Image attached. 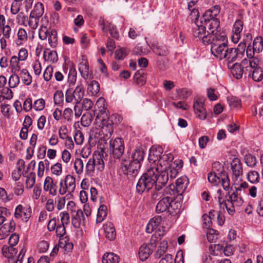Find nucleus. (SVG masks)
I'll list each match as a JSON object with an SVG mask.
<instances>
[{
	"mask_svg": "<svg viewBox=\"0 0 263 263\" xmlns=\"http://www.w3.org/2000/svg\"><path fill=\"white\" fill-rule=\"evenodd\" d=\"M154 168H148L146 172L139 179L136 186L137 191L141 194L148 191L155 185L154 192H163V187L168 180V172L166 171H155Z\"/></svg>",
	"mask_w": 263,
	"mask_h": 263,
	"instance_id": "f257e3e1",
	"label": "nucleus"
},
{
	"mask_svg": "<svg viewBox=\"0 0 263 263\" xmlns=\"http://www.w3.org/2000/svg\"><path fill=\"white\" fill-rule=\"evenodd\" d=\"M145 155L144 151L141 147H136L128 160L123 159L121 168L125 174L136 175L141 167Z\"/></svg>",
	"mask_w": 263,
	"mask_h": 263,
	"instance_id": "f03ea898",
	"label": "nucleus"
},
{
	"mask_svg": "<svg viewBox=\"0 0 263 263\" xmlns=\"http://www.w3.org/2000/svg\"><path fill=\"white\" fill-rule=\"evenodd\" d=\"M217 198L220 208H226L228 213L233 215L235 212V208L240 206L243 203L242 197L239 195L237 191L233 192H229L226 198L222 191L219 189L217 191Z\"/></svg>",
	"mask_w": 263,
	"mask_h": 263,
	"instance_id": "7ed1b4c3",
	"label": "nucleus"
},
{
	"mask_svg": "<svg viewBox=\"0 0 263 263\" xmlns=\"http://www.w3.org/2000/svg\"><path fill=\"white\" fill-rule=\"evenodd\" d=\"M174 196L172 194H168L166 192V190L164 189L163 192H154L152 194V198L155 200H159L156 206V212L157 213L168 212L170 213H173L171 209L175 210L177 209L179 206H180V202H174Z\"/></svg>",
	"mask_w": 263,
	"mask_h": 263,
	"instance_id": "20e7f679",
	"label": "nucleus"
},
{
	"mask_svg": "<svg viewBox=\"0 0 263 263\" xmlns=\"http://www.w3.org/2000/svg\"><path fill=\"white\" fill-rule=\"evenodd\" d=\"M48 26V20L43 18L42 24L38 31L39 37L42 41H47L49 46L54 48L58 45V33L55 29Z\"/></svg>",
	"mask_w": 263,
	"mask_h": 263,
	"instance_id": "39448f33",
	"label": "nucleus"
},
{
	"mask_svg": "<svg viewBox=\"0 0 263 263\" xmlns=\"http://www.w3.org/2000/svg\"><path fill=\"white\" fill-rule=\"evenodd\" d=\"M106 156L102 149L98 153H95L92 158H90L86 164V174L91 176L96 172H102L104 168V159Z\"/></svg>",
	"mask_w": 263,
	"mask_h": 263,
	"instance_id": "423d86ee",
	"label": "nucleus"
},
{
	"mask_svg": "<svg viewBox=\"0 0 263 263\" xmlns=\"http://www.w3.org/2000/svg\"><path fill=\"white\" fill-rule=\"evenodd\" d=\"M228 38L225 34H217L210 43L212 53L220 60L224 59L228 48Z\"/></svg>",
	"mask_w": 263,
	"mask_h": 263,
	"instance_id": "0eeeda50",
	"label": "nucleus"
},
{
	"mask_svg": "<svg viewBox=\"0 0 263 263\" xmlns=\"http://www.w3.org/2000/svg\"><path fill=\"white\" fill-rule=\"evenodd\" d=\"M108 113L102 114L103 118L98 124L99 127L102 128L103 134L106 136H110L114 132L113 124L117 125L119 124L122 120V117L121 115L118 114H112L108 117Z\"/></svg>",
	"mask_w": 263,
	"mask_h": 263,
	"instance_id": "6e6552de",
	"label": "nucleus"
},
{
	"mask_svg": "<svg viewBox=\"0 0 263 263\" xmlns=\"http://www.w3.org/2000/svg\"><path fill=\"white\" fill-rule=\"evenodd\" d=\"M164 235V231L163 230L155 232L152 235L149 243L143 244L140 247L138 255L141 260L144 261L149 257L153 251V249L156 247V243L161 240Z\"/></svg>",
	"mask_w": 263,
	"mask_h": 263,
	"instance_id": "1a4fd4ad",
	"label": "nucleus"
},
{
	"mask_svg": "<svg viewBox=\"0 0 263 263\" xmlns=\"http://www.w3.org/2000/svg\"><path fill=\"white\" fill-rule=\"evenodd\" d=\"M192 34L195 39L202 40L204 44H210L212 40V36L207 32L203 21L197 17L192 25Z\"/></svg>",
	"mask_w": 263,
	"mask_h": 263,
	"instance_id": "9d476101",
	"label": "nucleus"
},
{
	"mask_svg": "<svg viewBox=\"0 0 263 263\" xmlns=\"http://www.w3.org/2000/svg\"><path fill=\"white\" fill-rule=\"evenodd\" d=\"M85 89L82 82H78L77 85L73 89L72 87H69L65 92V101L67 103L78 104L84 96Z\"/></svg>",
	"mask_w": 263,
	"mask_h": 263,
	"instance_id": "9b49d317",
	"label": "nucleus"
},
{
	"mask_svg": "<svg viewBox=\"0 0 263 263\" xmlns=\"http://www.w3.org/2000/svg\"><path fill=\"white\" fill-rule=\"evenodd\" d=\"M76 187V178L72 175H67L59 183V193L61 195L72 196Z\"/></svg>",
	"mask_w": 263,
	"mask_h": 263,
	"instance_id": "f8f14e48",
	"label": "nucleus"
},
{
	"mask_svg": "<svg viewBox=\"0 0 263 263\" xmlns=\"http://www.w3.org/2000/svg\"><path fill=\"white\" fill-rule=\"evenodd\" d=\"M189 182V179L186 176H181L176 180V185L170 184L164 189L168 194H172L175 197L176 195H181L185 191Z\"/></svg>",
	"mask_w": 263,
	"mask_h": 263,
	"instance_id": "ddd939ff",
	"label": "nucleus"
},
{
	"mask_svg": "<svg viewBox=\"0 0 263 263\" xmlns=\"http://www.w3.org/2000/svg\"><path fill=\"white\" fill-rule=\"evenodd\" d=\"M174 158V156L171 153H164L157 164H154V166H150L149 168L155 169V171H168V168L171 167L173 164Z\"/></svg>",
	"mask_w": 263,
	"mask_h": 263,
	"instance_id": "4468645a",
	"label": "nucleus"
},
{
	"mask_svg": "<svg viewBox=\"0 0 263 263\" xmlns=\"http://www.w3.org/2000/svg\"><path fill=\"white\" fill-rule=\"evenodd\" d=\"M201 20L203 21V24L208 29L207 32L212 36V38L215 37L217 34H221L217 32V29L220 25V22L218 18H208V19L202 18Z\"/></svg>",
	"mask_w": 263,
	"mask_h": 263,
	"instance_id": "2eb2a0df",
	"label": "nucleus"
},
{
	"mask_svg": "<svg viewBox=\"0 0 263 263\" xmlns=\"http://www.w3.org/2000/svg\"><path fill=\"white\" fill-rule=\"evenodd\" d=\"M205 99L204 97H197L195 99L193 107L197 117L202 120L206 118V112L204 106Z\"/></svg>",
	"mask_w": 263,
	"mask_h": 263,
	"instance_id": "dca6fc26",
	"label": "nucleus"
},
{
	"mask_svg": "<svg viewBox=\"0 0 263 263\" xmlns=\"http://www.w3.org/2000/svg\"><path fill=\"white\" fill-rule=\"evenodd\" d=\"M12 28L8 24H5L0 27V45L2 50H5L7 47V40L10 39Z\"/></svg>",
	"mask_w": 263,
	"mask_h": 263,
	"instance_id": "f3484780",
	"label": "nucleus"
},
{
	"mask_svg": "<svg viewBox=\"0 0 263 263\" xmlns=\"http://www.w3.org/2000/svg\"><path fill=\"white\" fill-rule=\"evenodd\" d=\"M110 145L114 157L116 158H119L124 151V144L122 139L117 138L110 141Z\"/></svg>",
	"mask_w": 263,
	"mask_h": 263,
	"instance_id": "a211bd4d",
	"label": "nucleus"
},
{
	"mask_svg": "<svg viewBox=\"0 0 263 263\" xmlns=\"http://www.w3.org/2000/svg\"><path fill=\"white\" fill-rule=\"evenodd\" d=\"M161 222L162 217L160 216H156L151 218L146 226V232L151 233L155 230H157L155 232L163 230L165 234V230L164 228L161 226Z\"/></svg>",
	"mask_w": 263,
	"mask_h": 263,
	"instance_id": "6ab92c4d",
	"label": "nucleus"
},
{
	"mask_svg": "<svg viewBox=\"0 0 263 263\" xmlns=\"http://www.w3.org/2000/svg\"><path fill=\"white\" fill-rule=\"evenodd\" d=\"M31 215V209L30 206H23L21 204L17 205L15 210L14 216L16 218H21L24 221H27Z\"/></svg>",
	"mask_w": 263,
	"mask_h": 263,
	"instance_id": "aec40b11",
	"label": "nucleus"
},
{
	"mask_svg": "<svg viewBox=\"0 0 263 263\" xmlns=\"http://www.w3.org/2000/svg\"><path fill=\"white\" fill-rule=\"evenodd\" d=\"M162 148L161 146H153L149 151L148 157V161L152 164L151 166H154L156 162H158L162 155Z\"/></svg>",
	"mask_w": 263,
	"mask_h": 263,
	"instance_id": "412c9836",
	"label": "nucleus"
},
{
	"mask_svg": "<svg viewBox=\"0 0 263 263\" xmlns=\"http://www.w3.org/2000/svg\"><path fill=\"white\" fill-rule=\"evenodd\" d=\"M243 27V23L240 20H236L234 23L231 36V40L234 43H237L240 40Z\"/></svg>",
	"mask_w": 263,
	"mask_h": 263,
	"instance_id": "4be33fe9",
	"label": "nucleus"
},
{
	"mask_svg": "<svg viewBox=\"0 0 263 263\" xmlns=\"http://www.w3.org/2000/svg\"><path fill=\"white\" fill-rule=\"evenodd\" d=\"M69 68V71L68 76V82L69 83V87H73L77 80V71L74 67L73 64L70 60L65 61L64 71Z\"/></svg>",
	"mask_w": 263,
	"mask_h": 263,
	"instance_id": "5701e85b",
	"label": "nucleus"
},
{
	"mask_svg": "<svg viewBox=\"0 0 263 263\" xmlns=\"http://www.w3.org/2000/svg\"><path fill=\"white\" fill-rule=\"evenodd\" d=\"M231 169L233 173V179H240L242 175V166L240 161L238 158H234L231 162Z\"/></svg>",
	"mask_w": 263,
	"mask_h": 263,
	"instance_id": "b1692460",
	"label": "nucleus"
},
{
	"mask_svg": "<svg viewBox=\"0 0 263 263\" xmlns=\"http://www.w3.org/2000/svg\"><path fill=\"white\" fill-rule=\"evenodd\" d=\"M238 52V50L236 49L235 48H228L227 50L224 59H226L227 61L228 68L231 67V65H232L233 62L236 61L238 59L242 58L241 53Z\"/></svg>",
	"mask_w": 263,
	"mask_h": 263,
	"instance_id": "393cba45",
	"label": "nucleus"
},
{
	"mask_svg": "<svg viewBox=\"0 0 263 263\" xmlns=\"http://www.w3.org/2000/svg\"><path fill=\"white\" fill-rule=\"evenodd\" d=\"M40 17L30 13L29 16H26V19L22 18V25L25 27H29L31 29L34 30L39 26Z\"/></svg>",
	"mask_w": 263,
	"mask_h": 263,
	"instance_id": "a878e982",
	"label": "nucleus"
},
{
	"mask_svg": "<svg viewBox=\"0 0 263 263\" xmlns=\"http://www.w3.org/2000/svg\"><path fill=\"white\" fill-rule=\"evenodd\" d=\"M44 191L48 192L49 194L55 196L57 193V185L54 183L53 179L50 176L46 177L43 185Z\"/></svg>",
	"mask_w": 263,
	"mask_h": 263,
	"instance_id": "bb28decb",
	"label": "nucleus"
},
{
	"mask_svg": "<svg viewBox=\"0 0 263 263\" xmlns=\"http://www.w3.org/2000/svg\"><path fill=\"white\" fill-rule=\"evenodd\" d=\"M96 107L98 109L99 111L95 119V122L98 124L100 122L101 119L103 118L102 114L108 112L106 107L105 100L103 98H100L96 103Z\"/></svg>",
	"mask_w": 263,
	"mask_h": 263,
	"instance_id": "cd10ccee",
	"label": "nucleus"
},
{
	"mask_svg": "<svg viewBox=\"0 0 263 263\" xmlns=\"http://www.w3.org/2000/svg\"><path fill=\"white\" fill-rule=\"evenodd\" d=\"M99 25L102 26V29L103 32L109 31L111 36L113 37L115 39L119 37V33L117 31L116 26L108 22H105L103 19L99 20Z\"/></svg>",
	"mask_w": 263,
	"mask_h": 263,
	"instance_id": "c85d7f7f",
	"label": "nucleus"
},
{
	"mask_svg": "<svg viewBox=\"0 0 263 263\" xmlns=\"http://www.w3.org/2000/svg\"><path fill=\"white\" fill-rule=\"evenodd\" d=\"M15 223L13 220H9V222L5 223L0 228V239L6 238L11 232H13Z\"/></svg>",
	"mask_w": 263,
	"mask_h": 263,
	"instance_id": "c756f323",
	"label": "nucleus"
},
{
	"mask_svg": "<svg viewBox=\"0 0 263 263\" xmlns=\"http://www.w3.org/2000/svg\"><path fill=\"white\" fill-rule=\"evenodd\" d=\"M29 36L27 30L23 28H19L17 33L16 38L15 40V44L16 46L20 47L26 43Z\"/></svg>",
	"mask_w": 263,
	"mask_h": 263,
	"instance_id": "7c9ffc66",
	"label": "nucleus"
},
{
	"mask_svg": "<svg viewBox=\"0 0 263 263\" xmlns=\"http://www.w3.org/2000/svg\"><path fill=\"white\" fill-rule=\"evenodd\" d=\"M75 214L72 215V224L76 228H79L84 224L85 217L83 211L77 209Z\"/></svg>",
	"mask_w": 263,
	"mask_h": 263,
	"instance_id": "2f4dec72",
	"label": "nucleus"
},
{
	"mask_svg": "<svg viewBox=\"0 0 263 263\" xmlns=\"http://www.w3.org/2000/svg\"><path fill=\"white\" fill-rule=\"evenodd\" d=\"M104 236L109 240H113L116 236V232L114 224L107 222L104 225Z\"/></svg>",
	"mask_w": 263,
	"mask_h": 263,
	"instance_id": "473e14b6",
	"label": "nucleus"
},
{
	"mask_svg": "<svg viewBox=\"0 0 263 263\" xmlns=\"http://www.w3.org/2000/svg\"><path fill=\"white\" fill-rule=\"evenodd\" d=\"M243 65H247L245 67L246 71L249 72L253 69L259 68V60L257 58L246 59L242 61Z\"/></svg>",
	"mask_w": 263,
	"mask_h": 263,
	"instance_id": "72a5a7b5",
	"label": "nucleus"
},
{
	"mask_svg": "<svg viewBox=\"0 0 263 263\" xmlns=\"http://www.w3.org/2000/svg\"><path fill=\"white\" fill-rule=\"evenodd\" d=\"M182 166L183 162L182 160H178L174 161L172 166L168 168V171L170 170L168 175H170L171 179L176 178Z\"/></svg>",
	"mask_w": 263,
	"mask_h": 263,
	"instance_id": "f704fd0d",
	"label": "nucleus"
},
{
	"mask_svg": "<svg viewBox=\"0 0 263 263\" xmlns=\"http://www.w3.org/2000/svg\"><path fill=\"white\" fill-rule=\"evenodd\" d=\"M79 70L82 77L85 80H87L90 77L89 73V66L88 62L83 59L79 65Z\"/></svg>",
	"mask_w": 263,
	"mask_h": 263,
	"instance_id": "c9c22d12",
	"label": "nucleus"
},
{
	"mask_svg": "<svg viewBox=\"0 0 263 263\" xmlns=\"http://www.w3.org/2000/svg\"><path fill=\"white\" fill-rule=\"evenodd\" d=\"M220 11V7L218 5H215L204 12L202 18L208 19V18H217V17L219 15Z\"/></svg>",
	"mask_w": 263,
	"mask_h": 263,
	"instance_id": "e433bc0d",
	"label": "nucleus"
},
{
	"mask_svg": "<svg viewBox=\"0 0 263 263\" xmlns=\"http://www.w3.org/2000/svg\"><path fill=\"white\" fill-rule=\"evenodd\" d=\"M231 69V73L237 79L242 78L243 70L240 64L236 63L231 65V67L229 68Z\"/></svg>",
	"mask_w": 263,
	"mask_h": 263,
	"instance_id": "4c0bfd02",
	"label": "nucleus"
},
{
	"mask_svg": "<svg viewBox=\"0 0 263 263\" xmlns=\"http://www.w3.org/2000/svg\"><path fill=\"white\" fill-rule=\"evenodd\" d=\"M19 2L13 1L11 5L10 12L13 15H16V20H19V18H25L26 16L23 15V13H19L21 9V4Z\"/></svg>",
	"mask_w": 263,
	"mask_h": 263,
	"instance_id": "58836bf2",
	"label": "nucleus"
},
{
	"mask_svg": "<svg viewBox=\"0 0 263 263\" xmlns=\"http://www.w3.org/2000/svg\"><path fill=\"white\" fill-rule=\"evenodd\" d=\"M59 246L61 249H63L65 253H68L73 249V244L69 242L67 237L61 238L59 240Z\"/></svg>",
	"mask_w": 263,
	"mask_h": 263,
	"instance_id": "ea45409f",
	"label": "nucleus"
},
{
	"mask_svg": "<svg viewBox=\"0 0 263 263\" xmlns=\"http://www.w3.org/2000/svg\"><path fill=\"white\" fill-rule=\"evenodd\" d=\"M248 76L255 82H260L263 79V70L261 67L253 69L248 72Z\"/></svg>",
	"mask_w": 263,
	"mask_h": 263,
	"instance_id": "a19ab883",
	"label": "nucleus"
},
{
	"mask_svg": "<svg viewBox=\"0 0 263 263\" xmlns=\"http://www.w3.org/2000/svg\"><path fill=\"white\" fill-rule=\"evenodd\" d=\"M21 60L17 58L16 55H13L10 60L9 68L12 73H17L21 70Z\"/></svg>",
	"mask_w": 263,
	"mask_h": 263,
	"instance_id": "79ce46f5",
	"label": "nucleus"
},
{
	"mask_svg": "<svg viewBox=\"0 0 263 263\" xmlns=\"http://www.w3.org/2000/svg\"><path fill=\"white\" fill-rule=\"evenodd\" d=\"M119 257L113 253H106L102 257V263H119Z\"/></svg>",
	"mask_w": 263,
	"mask_h": 263,
	"instance_id": "37998d69",
	"label": "nucleus"
},
{
	"mask_svg": "<svg viewBox=\"0 0 263 263\" xmlns=\"http://www.w3.org/2000/svg\"><path fill=\"white\" fill-rule=\"evenodd\" d=\"M168 248L167 241L163 240L159 243L158 248L156 251L154 256L155 258H159L166 252Z\"/></svg>",
	"mask_w": 263,
	"mask_h": 263,
	"instance_id": "c03bdc74",
	"label": "nucleus"
},
{
	"mask_svg": "<svg viewBox=\"0 0 263 263\" xmlns=\"http://www.w3.org/2000/svg\"><path fill=\"white\" fill-rule=\"evenodd\" d=\"M107 208L105 205H101L98 210L96 222L97 223L102 222L107 216Z\"/></svg>",
	"mask_w": 263,
	"mask_h": 263,
	"instance_id": "a18cd8bd",
	"label": "nucleus"
},
{
	"mask_svg": "<svg viewBox=\"0 0 263 263\" xmlns=\"http://www.w3.org/2000/svg\"><path fill=\"white\" fill-rule=\"evenodd\" d=\"M100 91V84L96 81H92L88 85L87 92L91 96H96Z\"/></svg>",
	"mask_w": 263,
	"mask_h": 263,
	"instance_id": "49530a36",
	"label": "nucleus"
},
{
	"mask_svg": "<svg viewBox=\"0 0 263 263\" xmlns=\"http://www.w3.org/2000/svg\"><path fill=\"white\" fill-rule=\"evenodd\" d=\"M20 76L23 83L26 85H29L32 82V77L28 70L24 68L21 70Z\"/></svg>",
	"mask_w": 263,
	"mask_h": 263,
	"instance_id": "de8ad7c7",
	"label": "nucleus"
},
{
	"mask_svg": "<svg viewBox=\"0 0 263 263\" xmlns=\"http://www.w3.org/2000/svg\"><path fill=\"white\" fill-rule=\"evenodd\" d=\"M219 177V183H221L223 190L229 191L230 189V181L228 174L226 172L222 173L221 177Z\"/></svg>",
	"mask_w": 263,
	"mask_h": 263,
	"instance_id": "09e8293b",
	"label": "nucleus"
},
{
	"mask_svg": "<svg viewBox=\"0 0 263 263\" xmlns=\"http://www.w3.org/2000/svg\"><path fill=\"white\" fill-rule=\"evenodd\" d=\"M222 173H223V171H220L218 173L213 171L210 172L208 176V179L209 181L212 183L217 184L219 183L220 180V176L221 177Z\"/></svg>",
	"mask_w": 263,
	"mask_h": 263,
	"instance_id": "8fccbe9b",
	"label": "nucleus"
},
{
	"mask_svg": "<svg viewBox=\"0 0 263 263\" xmlns=\"http://www.w3.org/2000/svg\"><path fill=\"white\" fill-rule=\"evenodd\" d=\"M256 53H260L263 50V38L261 36L255 37L252 45Z\"/></svg>",
	"mask_w": 263,
	"mask_h": 263,
	"instance_id": "3c124183",
	"label": "nucleus"
},
{
	"mask_svg": "<svg viewBox=\"0 0 263 263\" xmlns=\"http://www.w3.org/2000/svg\"><path fill=\"white\" fill-rule=\"evenodd\" d=\"M3 254L8 258V260L11 259L12 258H14L15 256L17 253L16 249L13 247H4L2 249Z\"/></svg>",
	"mask_w": 263,
	"mask_h": 263,
	"instance_id": "603ef678",
	"label": "nucleus"
},
{
	"mask_svg": "<svg viewBox=\"0 0 263 263\" xmlns=\"http://www.w3.org/2000/svg\"><path fill=\"white\" fill-rule=\"evenodd\" d=\"M44 12V5L42 3L38 2L35 4L33 9L31 11L30 14L40 17Z\"/></svg>",
	"mask_w": 263,
	"mask_h": 263,
	"instance_id": "864d4df0",
	"label": "nucleus"
},
{
	"mask_svg": "<svg viewBox=\"0 0 263 263\" xmlns=\"http://www.w3.org/2000/svg\"><path fill=\"white\" fill-rule=\"evenodd\" d=\"M44 57L46 61L51 63H55L58 60V54L55 51H45Z\"/></svg>",
	"mask_w": 263,
	"mask_h": 263,
	"instance_id": "5fc2aeb1",
	"label": "nucleus"
},
{
	"mask_svg": "<svg viewBox=\"0 0 263 263\" xmlns=\"http://www.w3.org/2000/svg\"><path fill=\"white\" fill-rule=\"evenodd\" d=\"M84 164L83 161L80 158H76L74 162V168L76 173L80 175L84 171Z\"/></svg>",
	"mask_w": 263,
	"mask_h": 263,
	"instance_id": "6e6d98bb",
	"label": "nucleus"
},
{
	"mask_svg": "<svg viewBox=\"0 0 263 263\" xmlns=\"http://www.w3.org/2000/svg\"><path fill=\"white\" fill-rule=\"evenodd\" d=\"M35 183V174L34 172L30 173L26 176V187L27 189H31Z\"/></svg>",
	"mask_w": 263,
	"mask_h": 263,
	"instance_id": "4d7b16f0",
	"label": "nucleus"
},
{
	"mask_svg": "<svg viewBox=\"0 0 263 263\" xmlns=\"http://www.w3.org/2000/svg\"><path fill=\"white\" fill-rule=\"evenodd\" d=\"M8 81V85L10 88H15L20 83V77L16 73H12Z\"/></svg>",
	"mask_w": 263,
	"mask_h": 263,
	"instance_id": "13d9d810",
	"label": "nucleus"
},
{
	"mask_svg": "<svg viewBox=\"0 0 263 263\" xmlns=\"http://www.w3.org/2000/svg\"><path fill=\"white\" fill-rule=\"evenodd\" d=\"M247 178L251 183H257L260 179L259 174L257 171H251L248 173Z\"/></svg>",
	"mask_w": 263,
	"mask_h": 263,
	"instance_id": "bf43d9fd",
	"label": "nucleus"
},
{
	"mask_svg": "<svg viewBox=\"0 0 263 263\" xmlns=\"http://www.w3.org/2000/svg\"><path fill=\"white\" fill-rule=\"evenodd\" d=\"M50 170L52 174L57 177L60 176L63 172L62 165L60 162H57L51 166Z\"/></svg>",
	"mask_w": 263,
	"mask_h": 263,
	"instance_id": "052dcab7",
	"label": "nucleus"
},
{
	"mask_svg": "<svg viewBox=\"0 0 263 263\" xmlns=\"http://www.w3.org/2000/svg\"><path fill=\"white\" fill-rule=\"evenodd\" d=\"M94 114H84L81 117L82 125L85 127L88 126L92 122Z\"/></svg>",
	"mask_w": 263,
	"mask_h": 263,
	"instance_id": "680f3d73",
	"label": "nucleus"
},
{
	"mask_svg": "<svg viewBox=\"0 0 263 263\" xmlns=\"http://www.w3.org/2000/svg\"><path fill=\"white\" fill-rule=\"evenodd\" d=\"M54 104L61 106L64 103V93L61 90L56 91L53 96Z\"/></svg>",
	"mask_w": 263,
	"mask_h": 263,
	"instance_id": "e2e57ef3",
	"label": "nucleus"
},
{
	"mask_svg": "<svg viewBox=\"0 0 263 263\" xmlns=\"http://www.w3.org/2000/svg\"><path fill=\"white\" fill-rule=\"evenodd\" d=\"M49 161L47 160H45L44 161H40L38 164V168H37V176L39 178H42L44 173L45 168L46 165L49 166Z\"/></svg>",
	"mask_w": 263,
	"mask_h": 263,
	"instance_id": "0e129e2a",
	"label": "nucleus"
},
{
	"mask_svg": "<svg viewBox=\"0 0 263 263\" xmlns=\"http://www.w3.org/2000/svg\"><path fill=\"white\" fill-rule=\"evenodd\" d=\"M33 104V108L34 110L36 111H41L45 107V101L43 99L41 98L35 100Z\"/></svg>",
	"mask_w": 263,
	"mask_h": 263,
	"instance_id": "69168bd1",
	"label": "nucleus"
},
{
	"mask_svg": "<svg viewBox=\"0 0 263 263\" xmlns=\"http://www.w3.org/2000/svg\"><path fill=\"white\" fill-rule=\"evenodd\" d=\"M245 161L247 165L251 167L254 166L257 163L256 158L251 154L245 156Z\"/></svg>",
	"mask_w": 263,
	"mask_h": 263,
	"instance_id": "338daca9",
	"label": "nucleus"
},
{
	"mask_svg": "<svg viewBox=\"0 0 263 263\" xmlns=\"http://www.w3.org/2000/svg\"><path fill=\"white\" fill-rule=\"evenodd\" d=\"M128 51L123 48L117 49L115 52V57L117 59L122 60L128 54Z\"/></svg>",
	"mask_w": 263,
	"mask_h": 263,
	"instance_id": "774afa93",
	"label": "nucleus"
}]
</instances>
